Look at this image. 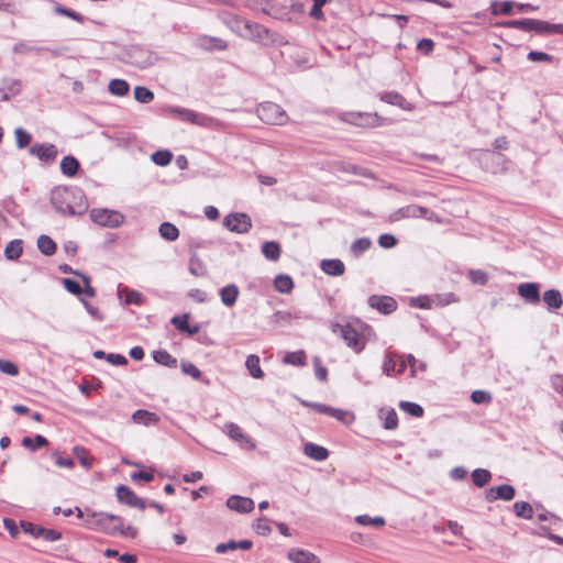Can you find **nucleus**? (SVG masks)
<instances>
[{
	"label": "nucleus",
	"mask_w": 563,
	"mask_h": 563,
	"mask_svg": "<svg viewBox=\"0 0 563 563\" xmlns=\"http://www.w3.org/2000/svg\"><path fill=\"white\" fill-rule=\"evenodd\" d=\"M51 203L62 216H81L89 207L84 191L78 187H55L51 191Z\"/></svg>",
	"instance_id": "1"
},
{
	"label": "nucleus",
	"mask_w": 563,
	"mask_h": 563,
	"mask_svg": "<svg viewBox=\"0 0 563 563\" xmlns=\"http://www.w3.org/2000/svg\"><path fill=\"white\" fill-rule=\"evenodd\" d=\"M233 23L241 36L255 43H260L264 46H284L288 44V41L283 35L267 29L260 23L244 20L239 16L233 18Z\"/></svg>",
	"instance_id": "2"
},
{
	"label": "nucleus",
	"mask_w": 563,
	"mask_h": 563,
	"mask_svg": "<svg viewBox=\"0 0 563 563\" xmlns=\"http://www.w3.org/2000/svg\"><path fill=\"white\" fill-rule=\"evenodd\" d=\"M87 519L85 523L88 528L107 533L109 536L115 534L117 523L122 521V517L110 512H96L86 508Z\"/></svg>",
	"instance_id": "3"
},
{
	"label": "nucleus",
	"mask_w": 563,
	"mask_h": 563,
	"mask_svg": "<svg viewBox=\"0 0 563 563\" xmlns=\"http://www.w3.org/2000/svg\"><path fill=\"white\" fill-rule=\"evenodd\" d=\"M332 332L340 333L346 345L353 349L356 353H361L365 347L364 336L351 324H332Z\"/></svg>",
	"instance_id": "4"
},
{
	"label": "nucleus",
	"mask_w": 563,
	"mask_h": 563,
	"mask_svg": "<svg viewBox=\"0 0 563 563\" xmlns=\"http://www.w3.org/2000/svg\"><path fill=\"white\" fill-rule=\"evenodd\" d=\"M258 118L266 124L283 125L287 122L288 115L277 103L265 102L257 108Z\"/></svg>",
	"instance_id": "5"
},
{
	"label": "nucleus",
	"mask_w": 563,
	"mask_h": 563,
	"mask_svg": "<svg viewBox=\"0 0 563 563\" xmlns=\"http://www.w3.org/2000/svg\"><path fill=\"white\" fill-rule=\"evenodd\" d=\"M341 120L361 128H376L383 124V119L376 112H344Z\"/></svg>",
	"instance_id": "6"
},
{
	"label": "nucleus",
	"mask_w": 563,
	"mask_h": 563,
	"mask_svg": "<svg viewBox=\"0 0 563 563\" xmlns=\"http://www.w3.org/2000/svg\"><path fill=\"white\" fill-rule=\"evenodd\" d=\"M90 219L101 227L118 228L123 223L124 216L117 210L95 208L90 211Z\"/></svg>",
	"instance_id": "7"
},
{
	"label": "nucleus",
	"mask_w": 563,
	"mask_h": 563,
	"mask_svg": "<svg viewBox=\"0 0 563 563\" xmlns=\"http://www.w3.org/2000/svg\"><path fill=\"white\" fill-rule=\"evenodd\" d=\"M223 224L231 231L235 233H247L250 229L252 228V220L250 216L243 212H234L228 214L224 220Z\"/></svg>",
	"instance_id": "8"
},
{
	"label": "nucleus",
	"mask_w": 563,
	"mask_h": 563,
	"mask_svg": "<svg viewBox=\"0 0 563 563\" xmlns=\"http://www.w3.org/2000/svg\"><path fill=\"white\" fill-rule=\"evenodd\" d=\"M118 501L126 505L131 508H137L144 510L146 503L143 498L139 497L130 487L126 485H119L115 492Z\"/></svg>",
	"instance_id": "9"
},
{
	"label": "nucleus",
	"mask_w": 563,
	"mask_h": 563,
	"mask_svg": "<svg viewBox=\"0 0 563 563\" xmlns=\"http://www.w3.org/2000/svg\"><path fill=\"white\" fill-rule=\"evenodd\" d=\"M371 308L376 309L379 313L388 316L397 309V301L390 296L371 295L367 299Z\"/></svg>",
	"instance_id": "10"
},
{
	"label": "nucleus",
	"mask_w": 563,
	"mask_h": 563,
	"mask_svg": "<svg viewBox=\"0 0 563 563\" xmlns=\"http://www.w3.org/2000/svg\"><path fill=\"white\" fill-rule=\"evenodd\" d=\"M29 153L46 164L53 163L58 155L57 147L52 143H34Z\"/></svg>",
	"instance_id": "11"
},
{
	"label": "nucleus",
	"mask_w": 563,
	"mask_h": 563,
	"mask_svg": "<svg viewBox=\"0 0 563 563\" xmlns=\"http://www.w3.org/2000/svg\"><path fill=\"white\" fill-rule=\"evenodd\" d=\"M129 57L130 63L140 69H145L156 62V56L153 53L141 47H133L129 52Z\"/></svg>",
	"instance_id": "12"
},
{
	"label": "nucleus",
	"mask_w": 563,
	"mask_h": 563,
	"mask_svg": "<svg viewBox=\"0 0 563 563\" xmlns=\"http://www.w3.org/2000/svg\"><path fill=\"white\" fill-rule=\"evenodd\" d=\"M516 496V489L512 485L503 484L497 487H490L485 490V499L488 503H493L495 500H505L510 501Z\"/></svg>",
	"instance_id": "13"
},
{
	"label": "nucleus",
	"mask_w": 563,
	"mask_h": 563,
	"mask_svg": "<svg viewBox=\"0 0 563 563\" xmlns=\"http://www.w3.org/2000/svg\"><path fill=\"white\" fill-rule=\"evenodd\" d=\"M227 506L236 512L249 514L254 509L255 504L252 498L232 495L227 499Z\"/></svg>",
	"instance_id": "14"
},
{
	"label": "nucleus",
	"mask_w": 563,
	"mask_h": 563,
	"mask_svg": "<svg viewBox=\"0 0 563 563\" xmlns=\"http://www.w3.org/2000/svg\"><path fill=\"white\" fill-rule=\"evenodd\" d=\"M532 32H536L538 35H542V36L551 35V34H562L563 35V24L550 23L548 21L533 19Z\"/></svg>",
	"instance_id": "15"
},
{
	"label": "nucleus",
	"mask_w": 563,
	"mask_h": 563,
	"mask_svg": "<svg viewBox=\"0 0 563 563\" xmlns=\"http://www.w3.org/2000/svg\"><path fill=\"white\" fill-rule=\"evenodd\" d=\"M383 102L397 106L402 110L411 111L413 106L406 100V98L397 91H386L378 95Z\"/></svg>",
	"instance_id": "16"
},
{
	"label": "nucleus",
	"mask_w": 563,
	"mask_h": 563,
	"mask_svg": "<svg viewBox=\"0 0 563 563\" xmlns=\"http://www.w3.org/2000/svg\"><path fill=\"white\" fill-rule=\"evenodd\" d=\"M518 294L527 302L538 303L540 301V286L537 283H523L518 286Z\"/></svg>",
	"instance_id": "17"
},
{
	"label": "nucleus",
	"mask_w": 563,
	"mask_h": 563,
	"mask_svg": "<svg viewBox=\"0 0 563 563\" xmlns=\"http://www.w3.org/2000/svg\"><path fill=\"white\" fill-rule=\"evenodd\" d=\"M223 431L229 435L230 439L240 442L245 443L249 445L250 449H254L255 444L251 440L249 435H246L242 429L234 422H229L224 426Z\"/></svg>",
	"instance_id": "18"
},
{
	"label": "nucleus",
	"mask_w": 563,
	"mask_h": 563,
	"mask_svg": "<svg viewBox=\"0 0 563 563\" xmlns=\"http://www.w3.org/2000/svg\"><path fill=\"white\" fill-rule=\"evenodd\" d=\"M287 558L292 563H320V560L316 554L302 549H290L287 553Z\"/></svg>",
	"instance_id": "19"
},
{
	"label": "nucleus",
	"mask_w": 563,
	"mask_h": 563,
	"mask_svg": "<svg viewBox=\"0 0 563 563\" xmlns=\"http://www.w3.org/2000/svg\"><path fill=\"white\" fill-rule=\"evenodd\" d=\"M320 267L329 276H342L345 272V265L339 258L323 260Z\"/></svg>",
	"instance_id": "20"
},
{
	"label": "nucleus",
	"mask_w": 563,
	"mask_h": 563,
	"mask_svg": "<svg viewBox=\"0 0 563 563\" xmlns=\"http://www.w3.org/2000/svg\"><path fill=\"white\" fill-rule=\"evenodd\" d=\"M199 47L205 51H225L228 48V43L219 37L214 36H201L199 40Z\"/></svg>",
	"instance_id": "21"
},
{
	"label": "nucleus",
	"mask_w": 563,
	"mask_h": 563,
	"mask_svg": "<svg viewBox=\"0 0 563 563\" xmlns=\"http://www.w3.org/2000/svg\"><path fill=\"white\" fill-rule=\"evenodd\" d=\"M303 453L314 460V461H324L329 456V451L324 446L318 445L316 443L309 442L303 446Z\"/></svg>",
	"instance_id": "22"
},
{
	"label": "nucleus",
	"mask_w": 563,
	"mask_h": 563,
	"mask_svg": "<svg viewBox=\"0 0 563 563\" xmlns=\"http://www.w3.org/2000/svg\"><path fill=\"white\" fill-rule=\"evenodd\" d=\"M132 420L134 423L152 426L159 421V417L155 412H151L145 409H139L132 415Z\"/></svg>",
	"instance_id": "23"
},
{
	"label": "nucleus",
	"mask_w": 563,
	"mask_h": 563,
	"mask_svg": "<svg viewBox=\"0 0 563 563\" xmlns=\"http://www.w3.org/2000/svg\"><path fill=\"white\" fill-rule=\"evenodd\" d=\"M240 290L235 284L224 286L220 291L221 301L227 307H232L239 297Z\"/></svg>",
	"instance_id": "24"
},
{
	"label": "nucleus",
	"mask_w": 563,
	"mask_h": 563,
	"mask_svg": "<svg viewBox=\"0 0 563 563\" xmlns=\"http://www.w3.org/2000/svg\"><path fill=\"white\" fill-rule=\"evenodd\" d=\"M152 358L159 365L166 366L168 368L177 367V358L174 357L166 350H157L152 352Z\"/></svg>",
	"instance_id": "25"
},
{
	"label": "nucleus",
	"mask_w": 563,
	"mask_h": 563,
	"mask_svg": "<svg viewBox=\"0 0 563 563\" xmlns=\"http://www.w3.org/2000/svg\"><path fill=\"white\" fill-rule=\"evenodd\" d=\"M79 168V161L71 155L65 156L60 162V170L67 177L76 176Z\"/></svg>",
	"instance_id": "26"
},
{
	"label": "nucleus",
	"mask_w": 563,
	"mask_h": 563,
	"mask_svg": "<svg viewBox=\"0 0 563 563\" xmlns=\"http://www.w3.org/2000/svg\"><path fill=\"white\" fill-rule=\"evenodd\" d=\"M262 253L268 261L276 262L282 254L280 244L276 241H266L262 245Z\"/></svg>",
	"instance_id": "27"
},
{
	"label": "nucleus",
	"mask_w": 563,
	"mask_h": 563,
	"mask_svg": "<svg viewBox=\"0 0 563 563\" xmlns=\"http://www.w3.org/2000/svg\"><path fill=\"white\" fill-rule=\"evenodd\" d=\"M543 301L549 309H560L563 305L562 295L558 289H549L543 294Z\"/></svg>",
	"instance_id": "28"
},
{
	"label": "nucleus",
	"mask_w": 563,
	"mask_h": 563,
	"mask_svg": "<svg viewBox=\"0 0 563 563\" xmlns=\"http://www.w3.org/2000/svg\"><path fill=\"white\" fill-rule=\"evenodd\" d=\"M37 247L40 252L45 256L54 255L57 250L56 243L48 235L45 234L38 236Z\"/></svg>",
	"instance_id": "29"
},
{
	"label": "nucleus",
	"mask_w": 563,
	"mask_h": 563,
	"mask_svg": "<svg viewBox=\"0 0 563 563\" xmlns=\"http://www.w3.org/2000/svg\"><path fill=\"white\" fill-rule=\"evenodd\" d=\"M245 366L253 378L261 379L264 377V372L260 365V357L251 354L246 357Z\"/></svg>",
	"instance_id": "30"
},
{
	"label": "nucleus",
	"mask_w": 563,
	"mask_h": 563,
	"mask_svg": "<svg viewBox=\"0 0 563 563\" xmlns=\"http://www.w3.org/2000/svg\"><path fill=\"white\" fill-rule=\"evenodd\" d=\"M274 287L280 294H289L294 288V280L289 275L279 274L274 279Z\"/></svg>",
	"instance_id": "31"
},
{
	"label": "nucleus",
	"mask_w": 563,
	"mask_h": 563,
	"mask_svg": "<svg viewBox=\"0 0 563 563\" xmlns=\"http://www.w3.org/2000/svg\"><path fill=\"white\" fill-rule=\"evenodd\" d=\"M22 445L31 451H36L41 448L47 446L48 440L41 434H36L34 438L24 437L22 439Z\"/></svg>",
	"instance_id": "32"
},
{
	"label": "nucleus",
	"mask_w": 563,
	"mask_h": 563,
	"mask_svg": "<svg viewBox=\"0 0 563 563\" xmlns=\"http://www.w3.org/2000/svg\"><path fill=\"white\" fill-rule=\"evenodd\" d=\"M471 477L476 487H484L492 481V473L486 468H476Z\"/></svg>",
	"instance_id": "33"
},
{
	"label": "nucleus",
	"mask_w": 563,
	"mask_h": 563,
	"mask_svg": "<svg viewBox=\"0 0 563 563\" xmlns=\"http://www.w3.org/2000/svg\"><path fill=\"white\" fill-rule=\"evenodd\" d=\"M181 372L191 376L196 380H202L206 385L210 384L209 379H202V372L191 362L183 361L180 363Z\"/></svg>",
	"instance_id": "34"
},
{
	"label": "nucleus",
	"mask_w": 563,
	"mask_h": 563,
	"mask_svg": "<svg viewBox=\"0 0 563 563\" xmlns=\"http://www.w3.org/2000/svg\"><path fill=\"white\" fill-rule=\"evenodd\" d=\"M158 232L163 239L169 242L177 240L179 236V230L170 222H163L158 228Z\"/></svg>",
	"instance_id": "35"
},
{
	"label": "nucleus",
	"mask_w": 563,
	"mask_h": 563,
	"mask_svg": "<svg viewBox=\"0 0 563 563\" xmlns=\"http://www.w3.org/2000/svg\"><path fill=\"white\" fill-rule=\"evenodd\" d=\"M188 269L196 277H203L208 273L205 263L196 254L190 257Z\"/></svg>",
	"instance_id": "36"
},
{
	"label": "nucleus",
	"mask_w": 563,
	"mask_h": 563,
	"mask_svg": "<svg viewBox=\"0 0 563 563\" xmlns=\"http://www.w3.org/2000/svg\"><path fill=\"white\" fill-rule=\"evenodd\" d=\"M108 88L110 93L118 97H123L129 92L130 85L123 79H112L110 80Z\"/></svg>",
	"instance_id": "37"
},
{
	"label": "nucleus",
	"mask_w": 563,
	"mask_h": 563,
	"mask_svg": "<svg viewBox=\"0 0 563 563\" xmlns=\"http://www.w3.org/2000/svg\"><path fill=\"white\" fill-rule=\"evenodd\" d=\"M22 244H23L22 240H13V241L9 242V244L5 246V250H4L5 257L10 261L18 260L22 255V252H23Z\"/></svg>",
	"instance_id": "38"
},
{
	"label": "nucleus",
	"mask_w": 563,
	"mask_h": 563,
	"mask_svg": "<svg viewBox=\"0 0 563 563\" xmlns=\"http://www.w3.org/2000/svg\"><path fill=\"white\" fill-rule=\"evenodd\" d=\"M407 218H415V205H408L395 210L390 213L389 221L397 222Z\"/></svg>",
	"instance_id": "39"
},
{
	"label": "nucleus",
	"mask_w": 563,
	"mask_h": 563,
	"mask_svg": "<svg viewBox=\"0 0 563 563\" xmlns=\"http://www.w3.org/2000/svg\"><path fill=\"white\" fill-rule=\"evenodd\" d=\"M124 291L126 295H125V299H124V303L125 305H136V306H141L143 302H144V297L143 295L137 291V290H131L129 288H119L118 290V295L121 296V292Z\"/></svg>",
	"instance_id": "40"
},
{
	"label": "nucleus",
	"mask_w": 563,
	"mask_h": 563,
	"mask_svg": "<svg viewBox=\"0 0 563 563\" xmlns=\"http://www.w3.org/2000/svg\"><path fill=\"white\" fill-rule=\"evenodd\" d=\"M512 507L517 517L522 519H532L533 508L529 503L516 501Z\"/></svg>",
	"instance_id": "41"
},
{
	"label": "nucleus",
	"mask_w": 563,
	"mask_h": 563,
	"mask_svg": "<svg viewBox=\"0 0 563 563\" xmlns=\"http://www.w3.org/2000/svg\"><path fill=\"white\" fill-rule=\"evenodd\" d=\"M306 353L305 351H296V352H288L285 356L283 362L285 364H290L294 366H303L306 364Z\"/></svg>",
	"instance_id": "42"
},
{
	"label": "nucleus",
	"mask_w": 563,
	"mask_h": 563,
	"mask_svg": "<svg viewBox=\"0 0 563 563\" xmlns=\"http://www.w3.org/2000/svg\"><path fill=\"white\" fill-rule=\"evenodd\" d=\"M383 415H385L384 423H383L384 429H386V430L396 429L398 426V417H397V412L395 411V409L390 408L386 411L384 409H382L380 417Z\"/></svg>",
	"instance_id": "43"
},
{
	"label": "nucleus",
	"mask_w": 563,
	"mask_h": 563,
	"mask_svg": "<svg viewBox=\"0 0 563 563\" xmlns=\"http://www.w3.org/2000/svg\"><path fill=\"white\" fill-rule=\"evenodd\" d=\"M151 159L158 166H167L173 159V153L168 150H158L151 155Z\"/></svg>",
	"instance_id": "44"
},
{
	"label": "nucleus",
	"mask_w": 563,
	"mask_h": 563,
	"mask_svg": "<svg viewBox=\"0 0 563 563\" xmlns=\"http://www.w3.org/2000/svg\"><path fill=\"white\" fill-rule=\"evenodd\" d=\"M399 407L401 410L407 412L408 415L415 417V418H421L424 413L423 408L416 402L411 401H400Z\"/></svg>",
	"instance_id": "45"
},
{
	"label": "nucleus",
	"mask_w": 563,
	"mask_h": 563,
	"mask_svg": "<svg viewBox=\"0 0 563 563\" xmlns=\"http://www.w3.org/2000/svg\"><path fill=\"white\" fill-rule=\"evenodd\" d=\"M134 98L141 103H148L154 99V93L144 86H136L134 88Z\"/></svg>",
	"instance_id": "46"
},
{
	"label": "nucleus",
	"mask_w": 563,
	"mask_h": 563,
	"mask_svg": "<svg viewBox=\"0 0 563 563\" xmlns=\"http://www.w3.org/2000/svg\"><path fill=\"white\" fill-rule=\"evenodd\" d=\"M372 245V241L368 238H361L355 240L351 245V252L355 256H360L366 252Z\"/></svg>",
	"instance_id": "47"
},
{
	"label": "nucleus",
	"mask_w": 563,
	"mask_h": 563,
	"mask_svg": "<svg viewBox=\"0 0 563 563\" xmlns=\"http://www.w3.org/2000/svg\"><path fill=\"white\" fill-rule=\"evenodd\" d=\"M331 412L332 413L330 415V417L335 418L336 420H339L340 422H342L344 424H351L355 420V416L351 411H346V410L338 409V408H332Z\"/></svg>",
	"instance_id": "48"
},
{
	"label": "nucleus",
	"mask_w": 563,
	"mask_h": 563,
	"mask_svg": "<svg viewBox=\"0 0 563 563\" xmlns=\"http://www.w3.org/2000/svg\"><path fill=\"white\" fill-rule=\"evenodd\" d=\"M14 133H15L16 146L19 148H24L31 143L32 135L24 129L16 128Z\"/></svg>",
	"instance_id": "49"
},
{
	"label": "nucleus",
	"mask_w": 563,
	"mask_h": 563,
	"mask_svg": "<svg viewBox=\"0 0 563 563\" xmlns=\"http://www.w3.org/2000/svg\"><path fill=\"white\" fill-rule=\"evenodd\" d=\"M73 452H74L75 456L79 460V463L85 468L91 467L92 460L88 456V451L85 448L77 445L73 449Z\"/></svg>",
	"instance_id": "50"
},
{
	"label": "nucleus",
	"mask_w": 563,
	"mask_h": 563,
	"mask_svg": "<svg viewBox=\"0 0 563 563\" xmlns=\"http://www.w3.org/2000/svg\"><path fill=\"white\" fill-rule=\"evenodd\" d=\"M115 534L124 538L135 539L137 537V529L131 525L123 526V520L117 523Z\"/></svg>",
	"instance_id": "51"
},
{
	"label": "nucleus",
	"mask_w": 563,
	"mask_h": 563,
	"mask_svg": "<svg viewBox=\"0 0 563 563\" xmlns=\"http://www.w3.org/2000/svg\"><path fill=\"white\" fill-rule=\"evenodd\" d=\"M468 279L475 285L484 286L488 283V275L482 269H471L468 272Z\"/></svg>",
	"instance_id": "52"
},
{
	"label": "nucleus",
	"mask_w": 563,
	"mask_h": 563,
	"mask_svg": "<svg viewBox=\"0 0 563 563\" xmlns=\"http://www.w3.org/2000/svg\"><path fill=\"white\" fill-rule=\"evenodd\" d=\"M55 12L57 14L70 18L71 20H74L76 22H79V23L84 22V16L80 13H78V12H76V11H74V10H71L69 8L63 7L60 4H57L55 7Z\"/></svg>",
	"instance_id": "53"
},
{
	"label": "nucleus",
	"mask_w": 563,
	"mask_h": 563,
	"mask_svg": "<svg viewBox=\"0 0 563 563\" xmlns=\"http://www.w3.org/2000/svg\"><path fill=\"white\" fill-rule=\"evenodd\" d=\"M498 1H493L490 3V11L493 15H497L498 13L510 14L512 12L514 2L512 1H504L500 3V10H498Z\"/></svg>",
	"instance_id": "54"
},
{
	"label": "nucleus",
	"mask_w": 563,
	"mask_h": 563,
	"mask_svg": "<svg viewBox=\"0 0 563 563\" xmlns=\"http://www.w3.org/2000/svg\"><path fill=\"white\" fill-rule=\"evenodd\" d=\"M355 521L360 525H373L375 527H383L385 526V519L383 517H369L367 515H360L355 518Z\"/></svg>",
	"instance_id": "55"
},
{
	"label": "nucleus",
	"mask_w": 563,
	"mask_h": 563,
	"mask_svg": "<svg viewBox=\"0 0 563 563\" xmlns=\"http://www.w3.org/2000/svg\"><path fill=\"white\" fill-rule=\"evenodd\" d=\"M20 526H21V529L23 530V532L31 534L34 538H40V536H41L40 530H42V528H43L42 526L35 525V523H33L31 521H26V520H21Z\"/></svg>",
	"instance_id": "56"
},
{
	"label": "nucleus",
	"mask_w": 563,
	"mask_h": 563,
	"mask_svg": "<svg viewBox=\"0 0 563 563\" xmlns=\"http://www.w3.org/2000/svg\"><path fill=\"white\" fill-rule=\"evenodd\" d=\"M253 527L256 533L261 536H268L272 532L269 521L266 517L258 518Z\"/></svg>",
	"instance_id": "57"
},
{
	"label": "nucleus",
	"mask_w": 563,
	"mask_h": 563,
	"mask_svg": "<svg viewBox=\"0 0 563 563\" xmlns=\"http://www.w3.org/2000/svg\"><path fill=\"white\" fill-rule=\"evenodd\" d=\"M62 284L65 287V289L73 295L79 296L82 294L81 286L75 279L66 277L62 279Z\"/></svg>",
	"instance_id": "58"
},
{
	"label": "nucleus",
	"mask_w": 563,
	"mask_h": 563,
	"mask_svg": "<svg viewBox=\"0 0 563 563\" xmlns=\"http://www.w3.org/2000/svg\"><path fill=\"white\" fill-rule=\"evenodd\" d=\"M492 399V395L485 390H474L471 394V400L476 405L489 404Z\"/></svg>",
	"instance_id": "59"
},
{
	"label": "nucleus",
	"mask_w": 563,
	"mask_h": 563,
	"mask_svg": "<svg viewBox=\"0 0 563 563\" xmlns=\"http://www.w3.org/2000/svg\"><path fill=\"white\" fill-rule=\"evenodd\" d=\"M527 58L531 62H544L552 63L554 57L548 53L539 52V51H530L527 55Z\"/></svg>",
	"instance_id": "60"
},
{
	"label": "nucleus",
	"mask_w": 563,
	"mask_h": 563,
	"mask_svg": "<svg viewBox=\"0 0 563 563\" xmlns=\"http://www.w3.org/2000/svg\"><path fill=\"white\" fill-rule=\"evenodd\" d=\"M313 5L310 10V16L314 20H323L324 14L322 12V7L328 2V0H312Z\"/></svg>",
	"instance_id": "61"
},
{
	"label": "nucleus",
	"mask_w": 563,
	"mask_h": 563,
	"mask_svg": "<svg viewBox=\"0 0 563 563\" xmlns=\"http://www.w3.org/2000/svg\"><path fill=\"white\" fill-rule=\"evenodd\" d=\"M40 538L47 542H55L62 539V533L54 529H47L43 527L42 530H40Z\"/></svg>",
	"instance_id": "62"
},
{
	"label": "nucleus",
	"mask_w": 563,
	"mask_h": 563,
	"mask_svg": "<svg viewBox=\"0 0 563 563\" xmlns=\"http://www.w3.org/2000/svg\"><path fill=\"white\" fill-rule=\"evenodd\" d=\"M7 92L11 96H16L21 91V84L15 79H5L2 86Z\"/></svg>",
	"instance_id": "63"
},
{
	"label": "nucleus",
	"mask_w": 563,
	"mask_h": 563,
	"mask_svg": "<svg viewBox=\"0 0 563 563\" xmlns=\"http://www.w3.org/2000/svg\"><path fill=\"white\" fill-rule=\"evenodd\" d=\"M188 319H189V316L187 313H184L181 316H175L170 322L172 324H174L176 327V329L180 332H185L186 330H188Z\"/></svg>",
	"instance_id": "64"
}]
</instances>
